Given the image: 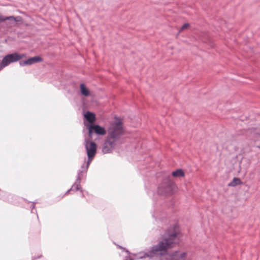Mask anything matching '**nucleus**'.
Wrapping results in <instances>:
<instances>
[{
	"mask_svg": "<svg viewBox=\"0 0 260 260\" xmlns=\"http://www.w3.org/2000/svg\"><path fill=\"white\" fill-rule=\"evenodd\" d=\"M179 235L174 231L166 233L164 239L150 250L140 251L133 254L135 259L155 258L157 260H184L186 253L175 251L169 253V249L179 241Z\"/></svg>",
	"mask_w": 260,
	"mask_h": 260,
	"instance_id": "f257e3e1",
	"label": "nucleus"
},
{
	"mask_svg": "<svg viewBox=\"0 0 260 260\" xmlns=\"http://www.w3.org/2000/svg\"><path fill=\"white\" fill-rule=\"evenodd\" d=\"M123 134L124 129L121 119L115 118L111 122L108 129V135L102 148L103 152L110 153L120 144Z\"/></svg>",
	"mask_w": 260,
	"mask_h": 260,
	"instance_id": "f03ea898",
	"label": "nucleus"
},
{
	"mask_svg": "<svg viewBox=\"0 0 260 260\" xmlns=\"http://www.w3.org/2000/svg\"><path fill=\"white\" fill-rule=\"evenodd\" d=\"M90 139L85 138L84 145L86 149V153L87 155V160L85 162V167L84 166H82L81 170H80L78 174V177L76 182L72 186V188L68 190L66 193H68L71 190L75 189L76 190H79L80 189V183L81 181V176L82 173L86 172L88 168V167L93 159L97 150L96 144L90 140Z\"/></svg>",
	"mask_w": 260,
	"mask_h": 260,
	"instance_id": "7ed1b4c3",
	"label": "nucleus"
},
{
	"mask_svg": "<svg viewBox=\"0 0 260 260\" xmlns=\"http://www.w3.org/2000/svg\"><path fill=\"white\" fill-rule=\"evenodd\" d=\"M25 57L26 55L25 54H19L16 52L5 56L0 63V71L11 63L16 62Z\"/></svg>",
	"mask_w": 260,
	"mask_h": 260,
	"instance_id": "20e7f679",
	"label": "nucleus"
},
{
	"mask_svg": "<svg viewBox=\"0 0 260 260\" xmlns=\"http://www.w3.org/2000/svg\"><path fill=\"white\" fill-rule=\"evenodd\" d=\"M84 126L85 128L88 131L90 139L92 138V136L93 133L101 136L105 135L106 133L105 128L98 124H87L86 122H84Z\"/></svg>",
	"mask_w": 260,
	"mask_h": 260,
	"instance_id": "39448f33",
	"label": "nucleus"
},
{
	"mask_svg": "<svg viewBox=\"0 0 260 260\" xmlns=\"http://www.w3.org/2000/svg\"><path fill=\"white\" fill-rule=\"evenodd\" d=\"M176 185L170 180L158 187L159 193L165 195L172 194L176 191Z\"/></svg>",
	"mask_w": 260,
	"mask_h": 260,
	"instance_id": "423d86ee",
	"label": "nucleus"
},
{
	"mask_svg": "<svg viewBox=\"0 0 260 260\" xmlns=\"http://www.w3.org/2000/svg\"><path fill=\"white\" fill-rule=\"evenodd\" d=\"M42 61V58L38 56H34L28 58L27 60L20 61L19 64L20 66H25L33 64Z\"/></svg>",
	"mask_w": 260,
	"mask_h": 260,
	"instance_id": "0eeeda50",
	"label": "nucleus"
},
{
	"mask_svg": "<svg viewBox=\"0 0 260 260\" xmlns=\"http://www.w3.org/2000/svg\"><path fill=\"white\" fill-rule=\"evenodd\" d=\"M84 117L85 118L84 122H86L87 124H93V122L95 121V115L94 113L87 111L84 114Z\"/></svg>",
	"mask_w": 260,
	"mask_h": 260,
	"instance_id": "6e6552de",
	"label": "nucleus"
},
{
	"mask_svg": "<svg viewBox=\"0 0 260 260\" xmlns=\"http://www.w3.org/2000/svg\"><path fill=\"white\" fill-rule=\"evenodd\" d=\"M20 19V18L19 17H14L13 16H10V17L2 16V17H0L1 21H6L7 20H10L11 22V24L12 25H15L17 21H19Z\"/></svg>",
	"mask_w": 260,
	"mask_h": 260,
	"instance_id": "1a4fd4ad",
	"label": "nucleus"
},
{
	"mask_svg": "<svg viewBox=\"0 0 260 260\" xmlns=\"http://www.w3.org/2000/svg\"><path fill=\"white\" fill-rule=\"evenodd\" d=\"M80 91L82 95L88 97L90 95V92L89 89L86 86L84 83H82L80 85Z\"/></svg>",
	"mask_w": 260,
	"mask_h": 260,
	"instance_id": "9d476101",
	"label": "nucleus"
},
{
	"mask_svg": "<svg viewBox=\"0 0 260 260\" xmlns=\"http://www.w3.org/2000/svg\"><path fill=\"white\" fill-rule=\"evenodd\" d=\"M172 175L175 177H183L184 175L183 171L181 169L177 170L172 172Z\"/></svg>",
	"mask_w": 260,
	"mask_h": 260,
	"instance_id": "9b49d317",
	"label": "nucleus"
},
{
	"mask_svg": "<svg viewBox=\"0 0 260 260\" xmlns=\"http://www.w3.org/2000/svg\"><path fill=\"white\" fill-rule=\"evenodd\" d=\"M119 248L123 249L126 253L127 254V256H125L124 260H134L135 258H133L131 257V255H133V254L131 253L128 250L125 249L124 248L122 247L121 246H118Z\"/></svg>",
	"mask_w": 260,
	"mask_h": 260,
	"instance_id": "f8f14e48",
	"label": "nucleus"
},
{
	"mask_svg": "<svg viewBox=\"0 0 260 260\" xmlns=\"http://www.w3.org/2000/svg\"><path fill=\"white\" fill-rule=\"evenodd\" d=\"M241 183V180L238 178H234L232 181L229 184L230 186H235Z\"/></svg>",
	"mask_w": 260,
	"mask_h": 260,
	"instance_id": "ddd939ff",
	"label": "nucleus"
},
{
	"mask_svg": "<svg viewBox=\"0 0 260 260\" xmlns=\"http://www.w3.org/2000/svg\"><path fill=\"white\" fill-rule=\"evenodd\" d=\"M189 24L188 23H185V24H184V25H182V26L181 27V29H180V30L179 32H180V31H182V30H184V29H186V28H188V27H189Z\"/></svg>",
	"mask_w": 260,
	"mask_h": 260,
	"instance_id": "4468645a",
	"label": "nucleus"
},
{
	"mask_svg": "<svg viewBox=\"0 0 260 260\" xmlns=\"http://www.w3.org/2000/svg\"><path fill=\"white\" fill-rule=\"evenodd\" d=\"M253 135L259 134V133H258L257 132V131L256 129H255L254 131V132H253Z\"/></svg>",
	"mask_w": 260,
	"mask_h": 260,
	"instance_id": "2eb2a0df",
	"label": "nucleus"
}]
</instances>
